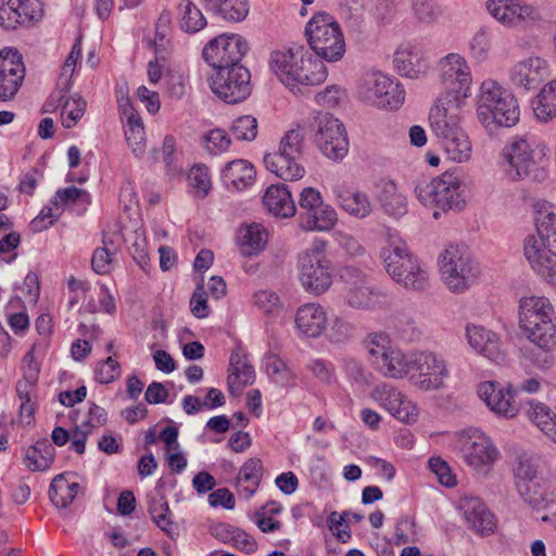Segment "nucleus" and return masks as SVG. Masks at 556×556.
Returning <instances> with one entry per match:
<instances>
[{
  "label": "nucleus",
  "instance_id": "nucleus-19",
  "mask_svg": "<svg viewBox=\"0 0 556 556\" xmlns=\"http://www.w3.org/2000/svg\"><path fill=\"white\" fill-rule=\"evenodd\" d=\"M462 454L468 466L486 473L496 460L498 451L488 437L476 430L464 441Z\"/></svg>",
  "mask_w": 556,
  "mask_h": 556
},
{
  "label": "nucleus",
  "instance_id": "nucleus-30",
  "mask_svg": "<svg viewBox=\"0 0 556 556\" xmlns=\"http://www.w3.org/2000/svg\"><path fill=\"white\" fill-rule=\"evenodd\" d=\"M263 203L277 217L289 218L296 212L291 191L285 184L269 186L263 197Z\"/></svg>",
  "mask_w": 556,
  "mask_h": 556
},
{
  "label": "nucleus",
  "instance_id": "nucleus-56",
  "mask_svg": "<svg viewBox=\"0 0 556 556\" xmlns=\"http://www.w3.org/2000/svg\"><path fill=\"white\" fill-rule=\"evenodd\" d=\"M104 247L97 248L91 258V267L99 275L109 274L111 270L112 253L108 249L109 242L103 239Z\"/></svg>",
  "mask_w": 556,
  "mask_h": 556
},
{
  "label": "nucleus",
  "instance_id": "nucleus-54",
  "mask_svg": "<svg viewBox=\"0 0 556 556\" xmlns=\"http://www.w3.org/2000/svg\"><path fill=\"white\" fill-rule=\"evenodd\" d=\"M121 375L119 363L108 357L105 361L100 363L94 369V379L102 384H108L117 379Z\"/></svg>",
  "mask_w": 556,
  "mask_h": 556
},
{
  "label": "nucleus",
  "instance_id": "nucleus-8",
  "mask_svg": "<svg viewBox=\"0 0 556 556\" xmlns=\"http://www.w3.org/2000/svg\"><path fill=\"white\" fill-rule=\"evenodd\" d=\"M304 151V134L300 127L288 130L280 140L277 152L267 153L264 164L283 180L301 179L305 168L300 164Z\"/></svg>",
  "mask_w": 556,
  "mask_h": 556
},
{
  "label": "nucleus",
  "instance_id": "nucleus-28",
  "mask_svg": "<svg viewBox=\"0 0 556 556\" xmlns=\"http://www.w3.org/2000/svg\"><path fill=\"white\" fill-rule=\"evenodd\" d=\"M327 324V314L319 304L307 303L296 311L295 327L305 337H319L325 331Z\"/></svg>",
  "mask_w": 556,
  "mask_h": 556
},
{
  "label": "nucleus",
  "instance_id": "nucleus-40",
  "mask_svg": "<svg viewBox=\"0 0 556 556\" xmlns=\"http://www.w3.org/2000/svg\"><path fill=\"white\" fill-rule=\"evenodd\" d=\"M403 276L395 278V282L408 291L420 292L429 287L428 271L421 266L419 260L407 261Z\"/></svg>",
  "mask_w": 556,
  "mask_h": 556
},
{
  "label": "nucleus",
  "instance_id": "nucleus-7",
  "mask_svg": "<svg viewBox=\"0 0 556 556\" xmlns=\"http://www.w3.org/2000/svg\"><path fill=\"white\" fill-rule=\"evenodd\" d=\"M305 36L313 51L328 62H337L345 52L340 25L325 12L315 14L305 26Z\"/></svg>",
  "mask_w": 556,
  "mask_h": 556
},
{
  "label": "nucleus",
  "instance_id": "nucleus-25",
  "mask_svg": "<svg viewBox=\"0 0 556 556\" xmlns=\"http://www.w3.org/2000/svg\"><path fill=\"white\" fill-rule=\"evenodd\" d=\"M375 399L396 419L407 424L416 419V407L393 387L377 388Z\"/></svg>",
  "mask_w": 556,
  "mask_h": 556
},
{
  "label": "nucleus",
  "instance_id": "nucleus-35",
  "mask_svg": "<svg viewBox=\"0 0 556 556\" xmlns=\"http://www.w3.org/2000/svg\"><path fill=\"white\" fill-rule=\"evenodd\" d=\"M229 376L228 387L230 393L237 389L241 390L243 387L252 384L255 380V371L252 365H250L245 356L241 354L239 350L233 351L229 358Z\"/></svg>",
  "mask_w": 556,
  "mask_h": 556
},
{
  "label": "nucleus",
  "instance_id": "nucleus-31",
  "mask_svg": "<svg viewBox=\"0 0 556 556\" xmlns=\"http://www.w3.org/2000/svg\"><path fill=\"white\" fill-rule=\"evenodd\" d=\"M264 467L262 460L256 457L249 458L240 468L236 478L238 493L244 498H251L261 484Z\"/></svg>",
  "mask_w": 556,
  "mask_h": 556
},
{
  "label": "nucleus",
  "instance_id": "nucleus-34",
  "mask_svg": "<svg viewBox=\"0 0 556 556\" xmlns=\"http://www.w3.org/2000/svg\"><path fill=\"white\" fill-rule=\"evenodd\" d=\"M516 490L522 501L535 509L546 508L554 502L553 493L549 492L548 484L542 477L529 483H521V486Z\"/></svg>",
  "mask_w": 556,
  "mask_h": 556
},
{
  "label": "nucleus",
  "instance_id": "nucleus-51",
  "mask_svg": "<svg viewBox=\"0 0 556 556\" xmlns=\"http://www.w3.org/2000/svg\"><path fill=\"white\" fill-rule=\"evenodd\" d=\"M428 467L433 472L439 482L447 488L455 486L457 481L456 477L452 473L448 464L440 456H432L428 460Z\"/></svg>",
  "mask_w": 556,
  "mask_h": 556
},
{
  "label": "nucleus",
  "instance_id": "nucleus-39",
  "mask_svg": "<svg viewBox=\"0 0 556 556\" xmlns=\"http://www.w3.org/2000/svg\"><path fill=\"white\" fill-rule=\"evenodd\" d=\"M378 200L384 212L391 216L400 217L407 213L406 197L399 192L392 180L382 184Z\"/></svg>",
  "mask_w": 556,
  "mask_h": 556
},
{
  "label": "nucleus",
  "instance_id": "nucleus-11",
  "mask_svg": "<svg viewBox=\"0 0 556 556\" xmlns=\"http://www.w3.org/2000/svg\"><path fill=\"white\" fill-rule=\"evenodd\" d=\"M358 98L372 106L384 110H397L404 102L405 90L381 73L368 74L358 87Z\"/></svg>",
  "mask_w": 556,
  "mask_h": 556
},
{
  "label": "nucleus",
  "instance_id": "nucleus-59",
  "mask_svg": "<svg viewBox=\"0 0 556 556\" xmlns=\"http://www.w3.org/2000/svg\"><path fill=\"white\" fill-rule=\"evenodd\" d=\"M255 304L265 313L273 314L280 307L278 294L271 290H261L254 294Z\"/></svg>",
  "mask_w": 556,
  "mask_h": 556
},
{
  "label": "nucleus",
  "instance_id": "nucleus-43",
  "mask_svg": "<svg viewBox=\"0 0 556 556\" xmlns=\"http://www.w3.org/2000/svg\"><path fill=\"white\" fill-rule=\"evenodd\" d=\"M527 417L549 437L556 425V413H554L546 404L535 401L528 402L526 408Z\"/></svg>",
  "mask_w": 556,
  "mask_h": 556
},
{
  "label": "nucleus",
  "instance_id": "nucleus-10",
  "mask_svg": "<svg viewBox=\"0 0 556 556\" xmlns=\"http://www.w3.org/2000/svg\"><path fill=\"white\" fill-rule=\"evenodd\" d=\"M440 271L453 292H463L478 278L479 264L459 247H448L439 260Z\"/></svg>",
  "mask_w": 556,
  "mask_h": 556
},
{
  "label": "nucleus",
  "instance_id": "nucleus-64",
  "mask_svg": "<svg viewBox=\"0 0 556 556\" xmlns=\"http://www.w3.org/2000/svg\"><path fill=\"white\" fill-rule=\"evenodd\" d=\"M309 371L321 382L330 383L333 378V366L323 359H313L308 363Z\"/></svg>",
  "mask_w": 556,
  "mask_h": 556
},
{
  "label": "nucleus",
  "instance_id": "nucleus-21",
  "mask_svg": "<svg viewBox=\"0 0 556 556\" xmlns=\"http://www.w3.org/2000/svg\"><path fill=\"white\" fill-rule=\"evenodd\" d=\"M515 393L510 387L503 388L498 382L484 381L478 387L479 397L497 415L506 418L515 417L519 406L515 401Z\"/></svg>",
  "mask_w": 556,
  "mask_h": 556
},
{
  "label": "nucleus",
  "instance_id": "nucleus-12",
  "mask_svg": "<svg viewBox=\"0 0 556 556\" xmlns=\"http://www.w3.org/2000/svg\"><path fill=\"white\" fill-rule=\"evenodd\" d=\"M300 281L303 288L316 295L325 293L332 283L330 261L325 255V244L316 245L301 254Z\"/></svg>",
  "mask_w": 556,
  "mask_h": 556
},
{
  "label": "nucleus",
  "instance_id": "nucleus-1",
  "mask_svg": "<svg viewBox=\"0 0 556 556\" xmlns=\"http://www.w3.org/2000/svg\"><path fill=\"white\" fill-rule=\"evenodd\" d=\"M440 70L446 91L430 110V127L433 135L441 140L448 157L465 162L470 157L471 143L459 125V109L470 94L471 71L466 60L457 53L443 58Z\"/></svg>",
  "mask_w": 556,
  "mask_h": 556
},
{
  "label": "nucleus",
  "instance_id": "nucleus-61",
  "mask_svg": "<svg viewBox=\"0 0 556 556\" xmlns=\"http://www.w3.org/2000/svg\"><path fill=\"white\" fill-rule=\"evenodd\" d=\"M265 368L268 376L278 381H287L290 372L286 363L274 354H268L265 358Z\"/></svg>",
  "mask_w": 556,
  "mask_h": 556
},
{
  "label": "nucleus",
  "instance_id": "nucleus-44",
  "mask_svg": "<svg viewBox=\"0 0 556 556\" xmlns=\"http://www.w3.org/2000/svg\"><path fill=\"white\" fill-rule=\"evenodd\" d=\"M58 105L62 108V125L72 128L83 117L87 103L79 94H74L58 102Z\"/></svg>",
  "mask_w": 556,
  "mask_h": 556
},
{
  "label": "nucleus",
  "instance_id": "nucleus-57",
  "mask_svg": "<svg viewBox=\"0 0 556 556\" xmlns=\"http://www.w3.org/2000/svg\"><path fill=\"white\" fill-rule=\"evenodd\" d=\"M413 10L420 22L430 23L440 14L441 10L433 0H413Z\"/></svg>",
  "mask_w": 556,
  "mask_h": 556
},
{
  "label": "nucleus",
  "instance_id": "nucleus-6",
  "mask_svg": "<svg viewBox=\"0 0 556 556\" xmlns=\"http://www.w3.org/2000/svg\"><path fill=\"white\" fill-rule=\"evenodd\" d=\"M415 193L425 206L435 207L442 212L460 211L465 205L464 184L455 170L445 172L430 182L417 185Z\"/></svg>",
  "mask_w": 556,
  "mask_h": 556
},
{
  "label": "nucleus",
  "instance_id": "nucleus-46",
  "mask_svg": "<svg viewBox=\"0 0 556 556\" xmlns=\"http://www.w3.org/2000/svg\"><path fill=\"white\" fill-rule=\"evenodd\" d=\"M148 511L156 525L162 531L169 533L172 528V520L169 519L170 509L167 501L164 497H153L149 501Z\"/></svg>",
  "mask_w": 556,
  "mask_h": 556
},
{
  "label": "nucleus",
  "instance_id": "nucleus-13",
  "mask_svg": "<svg viewBox=\"0 0 556 556\" xmlns=\"http://www.w3.org/2000/svg\"><path fill=\"white\" fill-rule=\"evenodd\" d=\"M212 91L224 102L235 104L251 94V74L241 63L216 71L211 76Z\"/></svg>",
  "mask_w": 556,
  "mask_h": 556
},
{
  "label": "nucleus",
  "instance_id": "nucleus-3",
  "mask_svg": "<svg viewBox=\"0 0 556 556\" xmlns=\"http://www.w3.org/2000/svg\"><path fill=\"white\" fill-rule=\"evenodd\" d=\"M270 68L286 86H315L325 81L327 68L323 61L314 59L303 46L273 51Z\"/></svg>",
  "mask_w": 556,
  "mask_h": 556
},
{
  "label": "nucleus",
  "instance_id": "nucleus-55",
  "mask_svg": "<svg viewBox=\"0 0 556 556\" xmlns=\"http://www.w3.org/2000/svg\"><path fill=\"white\" fill-rule=\"evenodd\" d=\"M321 202L324 201L317 189L313 187L304 188L301 191L299 199L301 220H303L308 213L313 212L314 208L320 205Z\"/></svg>",
  "mask_w": 556,
  "mask_h": 556
},
{
  "label": "nucleus",
  "instance_id": "nucleus-4",
  "mask_svg": "<svg viewBox=\"0 0 556 556\" xmlns=\"http://www.w3.org/2000/svg\"><path fill=\"white\" fill-rule=\"evenodd\" d=\"M546 148L526 137H516L506 144L502 157L507 164L505 170L513 179H528L542 182L547 178Z\"/></svg>",
  "mask_w": 556,
  "mask_h": 556
},
{
  "label": "nucleus",
  "instance_id": "nucleus-42",
  "mask_svg": "<svg viewBox=\"0 0 556 556\" xmlns=\"http://www.w3.org/2000/svg\"><path fill=\"white\" fill-rule=\"evenodd\" d=\"M180 28L189 34L203 29L207 22L202 11L191 1L181 0L178 5Z\"/></svg>",
  "mask_w": 556,
  "mask_h": 556
},
{
  "label": "nucleus",
  "instance_id": "nucleus-26",
  "mask_svg": "<svg viewBox=\"0 0 556 556\" xmlns=\"http://www.w3.org/2000/svg\"><path fill=\"white\" fill-rule=\"evenodd\" d=\"M466 521L479 535H489L495 531L496 523L493 514L478 497H465L460 502Z\"/></svg>",
  "mask_w": 556,
  "mask_h": 556
},
{
  "label": "nucleus",
  "instance_id": "nucleus-52",
  "mask_svg": "<svg viewBox=\"0 0 556 556\" xmlns=\"http://www.w3.org/2000/svg\"><path fill=\"white\" fill-rule=\"evenodd\" d=\"M190 185L195 189L200 198H205L211 190V178L204 165H195L188 176Z\"/></svg>",
  "mask_w": 556,
  "mask_h": 556
},
{
  "label": "nucleus",
  "instance_id": "nucleus-58",
  "mask_svg": "<svg viewBox=\"0 0 556 556\" xmlns=\"http://www.w3.org/2000/svg\"><path fill=\"white\" fill-rule=\"evenodd\" d=\"M354 334V327L340 318H336L329 329L328 338L332 343H344Z\"/></svg>",
  "mask_w": 556,
  "mask_h": 556
},
{
  "label": "nucleus",
  "instance_id": "nucleus-18",
  "mask_svg": "<svg viewBox=\"0 0 556 556\" xmlns=\"http://www.w3.org/2000/svg\"><path fill=\"white\" fill-rule=\"evenodd\" d=\"M25 77L22 55L16 49L0 51V102L10 101L17 93Z\"/></svg>",
  "mask_w": 556,
  "mask_h": 556
},
{
  "label": "nucleus",
  "instance_id": "nucleus-45",
  "mask_svg": "<svg viewBox=\"0 0 556 556\" xmlns=\"http://www.w3.org/2000/svg\"><path fill=\"white\" fill-rule=\"evenodd\" d=\"M30 357L33 359L31 353H27L24 357V362ZM38 377V368L36 366L33 367L31 361H29L28 368L24 369V375L21 380L16 382V394L22 402L33 401V393L36 389V382Z\"/></svg>",
  "mask_w": 556,
  "mask_h": 556
},
{
  "label": "nucleus",
  "instance_id": "nucleus-2",
  "mask_svg": "<svg viewBox=\"0 0 556 556\" xmlns=\"http://www.w3.org/2000/svg\"><path fill=\"white\" fill-rule=\"evenodd\" d=\"M519 327L525 337L543 350L539 366L549 368L553 357L548 351L556 345L554 308L545 296H526L519 302Z\"/></svg>",
  "mask_w": 556,
  "mask_h": 556
},
{
  "label": "nucleus",
  "instance_id": "nucleus-14",
  "mask_svg": "<svg viewBox=\"0 0 556 556\" xmlns=\"http://www.w3.org/2000/svg\"><path fill=\"white\" fill-rule=\"evenodd\" d=\"M249 50L247 40L240 35H219L203 48L204 61L216 72L241 63Z\"/></svg>",
  "mask_w": 556,
  "mask_h": 556
},
{
  "label": "nucleus",
  "instance_id": "nucleus-5",
  "mask_svg": "<svg viewBox=\"0 0 556 556\" xmlns=\"http://www.w3.org/2000/svg\"><path fill=\"white\" fill-rule=\"evenodd\" d=\"M477 115L485 127H513L519 121L520 110L510 91L495 80H484L480 86Z\"/></svg>",
  "mask_w": 556,
  "mask_h": 556
},
{
  "label": "nucleus",
  "instance_id": "nucleus-53",
  "mask_svg": "<svg viewBox=\"0 0 556 556\" xmlns=\"http://www.w3.org/2000/svg\"><path fill=\"white\" fill-rule=\"evenodd\" d=\"M248 13L249 4L247 0H227L223 4L218 16L225 21L241 22L247 17Z\"/></svg>",
  "mask_w": 556,
  "mask_h": 556
},
{
  "label": "nucleus",
  "instance_id": "nucleus-48",
  "mask_svg": "<svg viewBox=\"0 0 556 556\" xmlns=\"http://www.w3.org/2000/svg\"><path fill=\"white\" fill-rule=\"evenodd\" d=\"M364 345L369 354L372 366L375 361L381 359L393 348L389 336L383 332L370 333L364 340Z\"/></svg>",
  "mask_w": 556,
  "mask_h": 556
},
{
  "label": "nucleus",
  "instance_id": "nucleus-41",
  "mask_svg": "<svg viewBox=\"0 0 556 556\" xmlns=\"http://www.w3.org/2000/svg\"><path fill=\"white\" fill-rule=\"evenodd\" d=\"M533 112L538 119L548 122L556 117V79L547 83L533 102Z\"/></svg>",
  "mask_w": 556,
  "mask_h": 556
},
{
  "label": "nucleus",
  "instance_id": "nucleus-36",
  "mask_svg": "<svg viewBox=\"0 0 556 556\" xmlns=\"http://www.w3.org/2000/svg\"><path fill=\"white\" fill-rule=\"evenodd\" d=\"M66 473L56 475L49 486V498L56 508H66L76 498L80 484L68 481Z\"/></svg>",
  "mask_w": 556,
  "mask_h": 556
},
{
  "label": "nucleus",
  "instance_id": "nucleus-22",
  "mask_svg": "<svg viewBox=\"0 0 556 556\" xmlns=\"http://www.w3.org/2000/svg\"><path fill=\"white\" fill-rule=\"evenodd\" d=\"M546 75V61L539 56H530L516 63L509 73L514 86L525 91L535 89Z\"/></svg>",
  "mask_w": 556,
  "mask_h": 556
},
{
  "label": "nucleus",
  "instance_id": "nucleus-60",
  "mask_svg": "<svg viewBox=\"0 0 556 556\" xmlns=\"http://www.w3.org/2000/svg\"><path fill=\"white\" fill-rule=\"evenodd\" d=\"M191 312L197 318H205L210 314L207 293L202 285H198L190 299Z\"/></svg>",
  "mask_w": 556,
  "mask_h": 556
},
{
  "label": "nucleus",
  "instance_id": "nucleus-29",
  "mask_svg": "<svg viewBox=\"0 0 556 556\" xmlns=\"http://www.w3.org/2000/svg\"><path fill=\"white\" fill-rule=\"evenodd\" d=\"M380 256L383 260L388 275L393 280L399 276H403L404 270L407 268V261L416 258L408 250L406 243L400 239H390L388 245L382 248Z\"/></svg>",
  "mask_w": 556,
  "mask_h": 556
},
{
  "label": "nucleus",
  "instance_id": "nucleus-15",
  "mask_svg": "<svg viewBox=\"0 0 556 556\" xmlns=\"http://www.w3.org/2000/svg\"><path fill=\"white\" fill-rule=\"evenodd\" d=\"M315 141L321 153L330 160H342L349 151V140L343 124L329 113L315 117Z\"/></svg>",
  "mask_w": 556,
  "mask_h": 556
},
{
  "label": "nucleus",
  "instance_id": "nucleus-20",
  "mask_svg": "<svg viewBox=\"0 0 556 556\" xmlns=\"http://www.w3.org/2000/svg\"><path fill=\"white\" fill-rule=\"evenodd\" d=\"M42 15L39 0H0V26L15 29L18 25L28 24Z\"/></svg>",
  "mask_w": 556,
  "mask_h": 556
},
{
  "label": "nucleus",
  "instance_id": "nucleus-32",
  "mask_svg": "<svg viewBox=\"0 0 556 556\" xmlns=\"http://www.w3.org/2000/svg\"><path fill=\"white\" fill-rule=\"evenodd\" d=\"M256 176L254 166L245 160H233L222 170V180L227 188L243 190L253 184Z\"/></svg>",
  "mask_w": 556,
  "mask_h": 556
},
{
  "label": "nucleus",
  "instance_id": "nucleus-9",
  "mask_svg": "<svg viewBox=\"0 0 556 556\" xmlns=\"http://www.w3.org/2000/svg\"><path fill=\"white\" fill-rule=\"evenodd\" d=\"M536 233L526 238L525 256L535 271H544L547 263L556 257V214L539 212Z\"/></svg>",
  "mask_w": 556,
  "mask_h": 556
},
{
  "label": "nucleus",
  "instance_id": "nucleus-23",
  "mask_svg": "<svg viewBox=\"0 0 556 556\" xmlns=\"http://www.w3.org/2000/svg\"><path fill=\"white\" fill-rule=\"evenodd\" d=\"M332 193L338 206L354 218L364 219L372 213V203L364 191L337 185L332 188Z\"/></svg>",
  "mask_w": 556,
  "mask_h": 556
},
{
  "label": "nucleus",
  "instance_id": "nucleus-47",
  "mask_svg": "<svg viewBox=\"0 0 556 556\" xmlns=\"http://www.w3.org/2000/svg\"><path fill=\"white\" fill-rule=\"evenodd\" d=\"M513 472L516 488L521 486V483H529L540 477L532 457L526 454L516 457Z\"/></svg>",
  "mask_w": 556,
  "mask_h": 556
},
{
  "label": "nucleus",
  "instance_id": "nucleus-38",
  "mask_svg": "<svg viewBox=\"0 0 556 556\" xmlns=\"http://www.w3.org/2000/svg\"><path fill=\"white\" fill-rule=\"evenodd\" d=\"M337 222V211L331 205L321 202L301 220L300 225L304 230L329 231L334 228Z\"/></svg>",
  "mask_w": 556,
  "mask_h": 556
},
{
  "label": "nucleus",
  "instance_id": "nucleus-50",
  "mask_svg": "<svg viewBox=\"0 0 556 556\" xmlns=\"http://www.w3.org/2000/svg\"><path fill=\"white\" fill-rule=\"evenodd\" d=\"M79 200L90 202V194L86 190L77 187H68L59 189L51 200V203L55 206V210L59 211L61 205L75 204Z\"/></svg>",
  "mask_w": 556,
  "mask_h": 556
},
{
  "label": "nucleus",
  "instance_id": "nucleus-49",
  "mask_svg": "<svg viewBox=\"0 0 556 556\" xmlns=\"http://www.w3.org/2000/svg\"><path fill=\"white\" fill-rule=\"evenodd\" d=\"M230 130L235 139L251 141L257 135V121L251 115L240 116L233 121Z\"/></svg>",
  "mask_w": 556,
  "mask_h": 556
},
{
  "label": "nucleus",
  "instance_id": "nucleus-37",
  "mask_svg": "<svg viewBox=\"0 0 556 556\" xmlns=\"http://www.w3.org/2000/svg\"><path fill=\"white\" fill-rule=\"evenodd\" d=\"M268 233L263 225L253 223L239 230L240 251L245 256L256 255L266 247Z\"/></svg>",
  "mask_w": 556,
  "mask_h": 556
},
{
  "label": "nucleus",
  "instance_id": "nucleus-62",
  "mask_svg": "<svg viewBox=\"0 0 556 556\" xmlns=\"http://www.w3.org/2000/svg\"><path fill=\"white\" fill-rule=\"evenodd\" d=\"M345 375L358 386L367 383V372L363 364L354 358H346L343 366Z\"/></svg>",
  "mask_w": 556,
  "mask_h": 556
},
{
  "label": "nucleus",
  "instance_id": "nucleus-16",
  "mask_svg": "<svg viewBox=\"0 0 556 556\" xmlns=\"http://www.w3.org/2000/svg\"><path fill=\"white\" fill-rule=\"evenodd\" d=\"M410 371L416 375L412 380L421 391H433L443 388L444 380L448 376L445 361L430 351H414Z\"/></svg>",
  "mask_w": 556,
  "mask_h": 556
},
{
  "label": "nucleus",
  "instance_id": "nucleus-63",
  "mask_svg": "<svg viewBox=\"0 0 556 556\" xmlns=\"http://www.w3.org/2000/svg\"><path fill=\"white\" fill-rule=\"evenodd\" d=\"M50 204L45 206L39 215L31 220L30 226L35 231L48 229L60 216L61 213H54L55 206L51 202Z\"/></svg>",
  "mask_w": 556,
  "mask_h": 556
},
{
  "label": "nucleus",
  "instance_id": "nucleus-27",
  "mask_svg": "<svg viewBox=\"0 0 556 556\" xmlns=\"http://www.w3.org/2000/svg\"><path fill=\"white\" fill-rule=\"evenodd\" d=\"M466 336L470 346L479 354L494 363L504 362L498 336L481 326H467Z\"/></svg>",
  "mask_w": 556,
  "mask_h": 556
},
{
  "label": "nucleus",
  "instance_id": "nucleus-33",
  "mask_svg": "<svg viewBox=\"0 0 556 556\" xmlns=\"http://www.w3.org/2000/svg\"><path fill=\"white\" fill-rule=\"evenodd\" d=\"M413 352L403 353L392 348L381 359L375 361L374 367L383 376L401 379L410 372Z\"/></svg>",
  "mask_w": 556,
  "mask_h": 556
},
{
  "label": "nucleus",
  "instance_id": "nucleus-24",
  "mask_svg": "<svg viewBox=\"0 0 556 556\" xmlns=\"http://www.w3.org/2000/svg\"><path fill=\"white\" fill-rule=\"evenodd\" d=\"M486 9L495 20L509 27L534 18V9L519 0H489Z\"/></svg>",
  "mask_w": 556,
  "mask_h": 556
},
{
  "label": "nucleus",
  "instance_id": "nucleus-17",
  "mask_svg": "<svg viewBox=\"0 0 556 556\" xmlns=\"http://www.w3.org/2000/svg\"><path fill=\"white\" fill-rule=\"evenodd\" d=\"M341 278L345 282V301L353 308L372 309L387 299V295L375 288L367 276L358 269L346 267Z\"/></svg>",
  "mask_w": 556,
  "mask_h": 556
}]
</instances>
